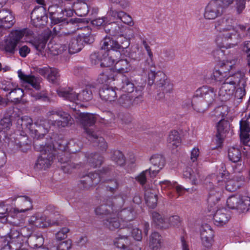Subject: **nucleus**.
I'll use <instances>...</instances> for the list:
<instances>
[{
  "label": "nucleus",
  "instance_id": "f257e3e1",
  "mask_svg": "<svg viewBox=\"0 0 250 250\" xmlns=\"http://www.w3.org/2000/svg\"><path fill=\"white\" fill-rule=\"evenodd\" d=\"M102 48L104 49V62L101 67H108L120 60L128 53L126 49L130 45L129 39L123 36H120L116 40L106 36L101 42Z\"/></svg>",
  "mask_w": 250,
  "mask_h": 250
},
{
  "label": "nucleus",
  "instance_id": "f03ea898",
  "mask_svg": "<svg viewBox=\"0 0 250 250\" xmlns=\"http://www.w3.org/2000/svg\"><path fill=\"white\" fill-rule=\"evenodd\" d=\"M61 120H47L43 117H39L33 123L32 119L28 117H25L22 119L23 125L26 126L34 135L35 138L38 139L41 138L45 135L49 130V125L58 127H64L72 125L74 122L71 116L67 113L62 112L60 116Z\"/></svg>",
  "mask_w": 250,
  "mask_h": 250
},
{
  "label": "nucleus",
  "instance_id": "7ed1b4c3",
  "mask_svg": "<svg viewBox=\"0 0 250 250\" xmlns=\"http://www.w3.org/2000/svg\"><path fill=\"white\" fill-rule=\"evenodd\" d=\"M215 28L220 33L223 41L229 42L233 46L245 37V34L237 31L234 26L233 19L230 18L224 17L218 20L215 23Z\"/></svg>",
  "mask_w": 250,
  "mask_h": 250
},
{
  "label": "nucleus",
  "instance_id": "20e7f679",
  "mask_svg": "<svg viewBox=\"0 0 250 250\" xmlns=\"http://www.w3.org/2000/svg\"><path fill=\"white\" fill-rule=\"evenodd\" d=\"M54 3V5L48 8V11L51 23L55 25L53 28V31L59 32L58 30H60V26L65 24H67L69 21L65 18L60 16L62 14L61 13H56L53 11V9L59 7L61 9V12L63 14L65 13L67 17H71L74 12L76 3L69 0H55Z\"/></svg>",
  "mask_w": 250,
  "mask_h": 250
},
{
  "label": "nucleus",
  "instance_id": "39448f33",
  "mask_svg": "<svg viewBox=\"0 0 250 250\" xmlns=\"http://www.w3.org/2000/svg\"><path fill=\"white\" fill-rule=\"evenodd\" d=\"M113 170L112 166L103 167L99 172H90L83 176L78 184L80 188L83 189H89L90 187L97 185L103 180L104 175H109Z\"/></svg>",
  "mask_w": 250,
  "mask_h": 250
},
{
  "label": "nucleus",
  "instance_id": "423d86ee",
  "mask_svg": "<svg viewBox=\"0 0 250 250\" xmlns=\"http://www.w3.org/2000/svg\"><path fill=\"white\" fill-rule=\"evenodd\" d=\"M217 114L216 116H221V120L218 123L217 125V133L215 137V141L217 145L216 147H219L223 143L224 139L226 136V133L229 130V122L225 120V117L229 113V107L227 106H222L218 107L215 110Z\"/></svg>",
  "mask_w": 250,
  "mask_h": 250
},
{
  "label": "nucleus",
  "instance_id": "0eeeda50",
  "mask_svg": "<svg viewBox=\"0 0 250 250\" xmlns=\"http://www.w3.org/2000/svg\"><path fill=\"white\" fill-rule=\"evenodd\" d=\"M35 148L40 151L41 155L38 157L35 164V167L39 169H44L48 168L53 162L55 153H52V148L51 146H45L43 144L34 146Z\"/></svg>",
  "mask_w": 250,
  "mask_h": 250
},
{
  "label": "nucleus",
  "instance_id": "6e6552de",
  "mask_svg": "<svg viewBox=\"0 0 250 250\" xmlns=\"http://www.w3.org/2000/svg\"><path fill=\"white\" fill-rule=\"evenodd\" d=\"M238 79L236 77V73L228 77L223 83L218 92V97L222 102H226L230 100L236 87Z\"/></svg>",
  "mask_w": 250,
  "mask_h": 250
},
{
  "label": "nucleus",
  "instance_id": "1a4fd4ad",
  "mask_svg": "<svg viewBox=\"0 0 250 250\" xmlns=\"http://www.w3.org/2000/svg\"><path fill=\"white\" fill-rule=\"evenodd\" d=\"M24 35L22 30H15L11 32L8 36L5 38L0 43V49L10 55L15 53L16 47Z\"/></svg>",
  "mask_w": 250,
  "mask_h": 250
},
{
  "label": "nucleus",
  "instance_id": "9d476101",
  "mask_svg": "<svg viewBox=\"0 0 250 250\" xmlns=\"http://www.w3.org/2000/svg\"><path fill=\"white\" fill-rule=\"evenodd\" d=\"M33 232V228L24 227L20 232L17 230H11L9 234L10 240L8 243L12 249L15 250H27L23 248L25 239Z\"/></svg>",
  "mask_w": 250,
  "mask_h": 250
},
{
  "label": "nucleus",
  "instance_id": "9b49d317",
  "mask_svg": "<svg viewBox=\"0 0 250 250\" xmlns=\"http://www.w3.org/2000/svg\"><path fill=\"white\" fill-rule=\"evenodd\" d=\"M12 201H15L18 208H11L10 214L12 216L16 217L20 219L21 223L23 221L21 213L25 212L32 208V205L31 199L27 196H16L11 198Z\"/></svg>",
  "mask_w": 250,
  "mask_h": 250
},
{
  "label": "nucleus",
  "instance_id": "f8f14e48",
  "mask_svg": "<svg viewBox=\"0 0 250 250\" xmlns=\"http://www.w3.org/2000/svg\"><path fill=\"white\" fill-rule=\"evenodd\" d=\"M216 180L217 185L215 187L211 182L207 184L206 188L208 190V202L211 208L220 200L225 185V182L220 180V176L216 177Z\"/></svg>",
  "mask_w": 250,
  "mask_h": 250
},
{
  "label": "nucleus",
  "instance_id": "ddd939ff",
  "mask_svg": "<svg viewBox=\"0 0 250 250\" xmlns=\"http://www.w3.org/2000/svg\"><path fill=\"white\" fill-rule=\"evenodd\" d=\"M54 32L55 33L60 37L62 40L64 39L69 40L68 43V52L70 54H73L80 51L83 47V41L81 38V35L74 36L72 33L60 32Z\"/></svg>",
  "mask_w": 250,
  "mask_h": 250
},
{
  "label": "nucleus",
  "instance_id": "4468645a",
  "mask_svg": "<svg viewBox=\"0 0 250 250\" xmlns=\"http://www.w3.org/2000/svg\"><path fill=\"white\" fill-rule=\"evenodd\" d=\"M79 117L80 122L83 125L85 131L88 136H97V132H95L94 128L96 122V117L94 114L88 113H80Z\"/></svg>",
  "mask_w": 250,
  "mask_h": 250
},
{
  "label": "nucleus",
  "instance_id": "2eb2a0df",
  "mask_svg": "<svg viewBox=\"0 0 250 250\" xmlns=\"http://www.w3.org/2000/svg\"><path fill=\"white\" fill-rule=\"evenodd\" d=\"M70 154L68 152H62L61 155L59 156V161L61 163V169L65 173H71L73 169H79L84 166L82 162L76 163L72 161ZM74 157L73 158V159Z\"/></svg>",
  "mask_w": 250,
  "mask_h": 250
},
{
  "label": "nucleus",
  "instance_id": "dca6fc26",
  "mask_svg": "<svg viewBox=\"0 0 250 250\" xmlns=\"http://www.w3.org/2000/svg\"><path fill=\"white\" fill-rule=\"evenodd\" d=\"M221 2L219 0H211L205 8L204 17L208 20H213L221 16L224 12Z\"/></svg>",
  "mask_w": 250,
  "mask_h": 250
},
{
  "label": "nucleus",
  "instance_id": "f3484780",
  "mask_svg": "<svg viewBox=\"0 0 250 250\" xmlns=\"http://www.w3.org/2000/svg\"><path fill=\"white\" fill-rule=\"evenodd\" d=\"M157 77L155 85L156 88L163 91L162 93L158 94L159 98H162L164 97L165 93H169L172 91V84L170 83L167 76L162 72H159V74Z\"/></svg>",
  "mask_w": 250,
  "mask_h": 250
},
{
  "label": "nucleus",
  "instance_id": "a211bd4d",
  "mask_svg": "<svg viewBox=\"0 0 250 250\" xmlns=\"http://www.w3.org/2000/svg\"><path fill=\"white\" fill-rule=\"evenodd\" d=\"M196 95L203 99L208 106L212 104L216 95V90L214 88L207 85L203 86L196 91Z\"/></svg>",
  "mask_w": 250,
  "mask_h": 250
},
{
  "label": "nucleus",
  "instance_id": "6ab92c4d",
  "mask_svg": "<svg viewBox=\"0 0 250 250\" xmlns=\"http://www.w3.org/2000/svg\"><path fill=\"white\" fill-rule=\"evenodd\" d=\"M31 18L33 23L36 26L45 25L48 20L45 8L43 6H40L34 8L31 13Z\"/></svg>",
  "mask_w": 250,
  "mask_h": 250
},
{
  "label": "nucleus",
  "instance_id": "aec40b11",
  "mask_svg": "<svg viewBox=\"0 0 250 250\" xmlns=\"http://www.w3.org/2000/svg\"><path fill=\"white\" fill-rule=\"evenodd\" d=\"M19 77L23 81V84L25 87V90H26L30 86H32L36 90L41 89L40 82L41 79L36 77L34 76L26 75L22 73L20 70L18 72Z\"/></svg>",
  "mask_w": 250,
  "mask_h": 250
},
{
  "label": "nucleus",
  "instance_id": "412c9836",
  "mask_svg": "<svg viewBox=\"0 0 250 250\" xmlns=\"http://www.w3.org/2000/svg\"><path fill=\"white\" fill-rule=\"evenodd\" d=\"M200 235L202 245L207 248L211 247L213 242L214 231L210 226L208 224L203 225Z\"/></svg>",
  "mask_w": 250,
  "mask_h": 250
},
{
  "label": "nucleus",
  "instance_id": "4be33fe9",
  "mask_svg": "<svg viewBox=\"0 0 250 250\" xmlns=\"http://www.w3.org/2000/svg\"><path fill=\"white\" fill-rule=\"evenodd\" d=\"M240 137L244 144L250 146V114L240 122Z\"/></svg>",
  "mask_w": 250,
  "mask_h": 250
},
{
  "label": "nucleus",
  "instance_id": "5701e85b",
  "mask_svg": "<svg viewBox=\"0 0 250 250\" xmlns=\"http://www.w3.org/2000/svg\"><path fill=\"white\" fill-rule=\"evenodd\" d=\"M131 230L128 229H123L121 230V234L115 238L114 240V245L120 249H127L130 246L131 242L129 238Z\"/></svg>",
  "mask_w": 250,
  "mask_h": 250
},
{
  "label": "nucleus",
  "instance_id": "b1692460",
  "mask_svg": "<svg viewBox=\"0 0 250 250\" xmlns=\"http://www.w3.org/2000/svg\"><path fill=\"white\" fill-rule=\"evenodd\" d=\"M236 77L238 78V82L237 83L234 97L236 100L241 101L246 95L245 86L247 83V79L243 73L238 71L236 73Z\"/></svg>",
  "mask_w": 250,
  "mask_h": 250
},
{
  "label": "nucleus",
  "instance_id": "393cba45",
  "mask_svg": "<svg viewBox=\"0 0 250 250\" xmlns=\"http://www.w3.org/2000/svg\"><path fill=\"white\" fill-rule=\"evenodd\" d=\"M117 209L114 211V213L112 212L102 221L103 225L111 230H114L120 226L121 221L118 214H117Z\"/></svg>",
  "mask_w": 250,
  "mask_h": 250
},
{
  "label": "nucleus",
  "instance_id": "a878e982",
  "mask_svg": "<svg viewBox=\"0 0 250 250\" xmlns=\"http://www.w3.org/2000/svg\"><path fill=\"white\" fill-rule=\"evenodd\" d=\"M38 72L41 75L46 77L47 79L52 83H55L60 77L59 71L55 68L44 67L39 68Z\"/></svg>",
  "mask_w": 250,
  "mask_h": 250
},
{
  "label": "nucleus",
  "instance_id": "bb28decb",
  "mask_svg": "<svg viewBox=\"0 0 250 250\" xmlns=\"http://www.w3.org/2000/svg\"><path fill=\"white\" fill-rule=\"evenodd\" d=\"M229 215L226 208L218 209L213 216L214 224L217 226H222L229 221Z\"/></svg>",
  "mask_w": 250,
  "mask_h": 250
},
{
  "label": "nucleus",
  "instance_id": "cd10ccee",
  "mask_svg": "<svg viewBox=\"0 0 250 250\" xmlns=\"http://www.w3.org/2000/svg\"><path fill=\"white\" fill-rule=\"evenodd\" d=\"M132 59H124V56L118 60L115 65V68L120 73H127L133 69Z\"/></svg>",
  "mask_w": 250,
  "mask_h": 250
},
{
  "label": "nucleus",
  "instance_id": "c85d7f7f",
  "mask_svg": "<svg viewBox=\"0 0 250 250\" xmlns=\"http://www.w3.org/2000/svg\"><path fill=\"white\" fill-rule=\"evenodd\" d=\"M58 95L65 100L76 103L78 101V94L70 87L59 88L57 90Z\"/></svg>",
  "mask_w": 250,
  "mask_h": 250
},
{
  "label": "nucleus",
  "instance_id": "c756f323",
  "mask_svg": "<svg viewBox=\"0 0 250 250\" xmlns=\"http://www.w3.org/2000/svg\"><path fill=\"white\" fill-rule=\"evenodd\" d=\"M101 99L105 101H114L117 99L115 88L104 86L99 91Z\"/></svg>",
  "mask_w": 250,
  "mask_h": 250
},
{
  "label": "nucleus",
  "instance_id": "7c9ffc66",
  "mask_svg": "<svg viewBox=\"0 0 250 250\" xmlns=\"http://www.w3.org/2000/svg\"><path fill=\"white\" fill-rule=\"evenodd\" d=\"M11 208H9L6 205H0V218L6 217V220L14 226H18L21 224L19 219H15L16 217L12 216L10 214Z\"/></svg>",
  "mask_w": 250,
  "mask_h": 250
},
{
  "label": "nucleus",
  "instance_id": "2f4dec72",
  "mask_svg": "<svg viewBox=\"0 0 250 250\" xmlns=\"http://www.w3.org/2000/svg\"><path fill=\"white\" fill-rule=\"evenodd\" d=\"M87 162L95 168L101 166L104 162V157L97 153H87L85 155Z\"/></svg>",
  "mask_w": 250,
  "mask_h": 250
},
{
  "label": "nucleus",
  "instance_id": "473e14b6",
  "mask_svg": "<svg viewBox=\"0 0 250 250\" xmlns=\"http://www.w3.org/2000/svg\"><path fill=\"white\" fill-rule=\"evenodd\" d=\"M28 243L30 247L33 249L43 248L44 238L42 234L32 233L28 237Z\"/></svg>",
  "mask_w": 250,
  "mask_h": 250
},
{
  "label": "nucleus",
  "instance_id": "72a5a7b5",
  "mask_svg": "<svg viewBox=\"0 0 250 250\" xmlns=\"http://www.w3.org/2000/svg\"><path fill=\"white\" fill-rule=\"evenodd\" d=\"M228 176V172L225 170H223L222 172H220L216 177L220 176V180H223L225 182L224 188H225L226 190L229 192H233L239 189V186L236 185L235 182L232 179L226 182L225 179Z\"/></svg>",
  "mask_w": 250,
  "mask_h": 250
},
{
  "label": "nucleus",
  "instance_id": "f704fd0d",
  "mask_svg": "<svg viewBox=\"0 0 250 250\" xmlns=\"http://www.w3.org/2000/svg\"><path fill=\"white\" fill-rule=\"evenodd\" d=\"M96 90V87L93 85H86L81 92L78 93V101L87 102L91 100L93 98V93Z\"/></svg>",
  "mask_w": 250,
  "mask_h": 250
},
{
  "label": "nucleus",
  "instance_id": "c9c22d12",
  "mask_svg": "<svg viewBox=\"0 0 250 250\" xmlns=\"http://www.w3.org/2000/svg\"><path fill=\"white\" fill-rule=\"evenodd\" d=\"M152 219L153 223L159 229H166L169 227L167 219L157 212H152Z\"/></svg>",
  "mask_w": 250,
  "mask_h": 250
},
{
  "label": "nucleus",
  "instance_id": "e433bc0d",
  "mask_svg": "<svg viewBox=\"0 0 250 250\" xmlns=\"http://www.w3.org/2000/svg\"><path fill=\"white\" fill-rule=\"evenodd\" d=\"M117 209V207L114 204H112L111 206L104 204L97 207L95 209V212L96 215L103 216L105 218L112 212L114 213V211Z\"/></svg>",
  "mask_w": 250,
  "mask_h": 250
},
{
  "label": "nucleus",
  "instance_id": "4c0bfd02",
  "mask_svg": "<svg viewBox=\"0 0 250 250\" xmlns=\"http://www.w3.org/2000/svg\"><path fill=\"white\" fill-rule=\"evenodd\" d=\"M184 177L188 178L192 184L197 185L198 184L200 179V173L198 170L193 169L190 167H187L183 172Z\"/></svg>",
  "mask_w": 250,
  "mask_h": 250
},
{
  "label": "nucleus",
  "instance_id": "58836bf2",
  "mask_svg": "<svg viewBox=\"0 0 250 250\" xmlns=\"http://www.w3.org/2000/svg\"><path fill=\"white\" fill-rule=\"evenodd\" d=\"M117 214H118L120 220L129 221L134 219L135 216V212L131 208H124L120 211L117 208Z\"/></svg>",
  "mask_w": 250,
  "mask_h": 250
},
{
  "label": "nucleus",
  "instance_id": "ea45409f",
  "mask_svg": "<svg viewBox=\"0 0 250 250\" xmlns=\"http://www.w3.org/2000/svg\"><path fill=\"white\" fill-rule=\"evenodd\" d=\"M208 104L203 101V99L195 95L193 98V108L198 112H204L208 108Z\"/></svg>",
  "mask_w": 250,
  "mask_h": 250
},
{
  "label": "nucleus",
  "instance_id": "a19ab883",
  "mask_svg": "<svg viewBox=\"0 0 250 250\" xmlns=\"http://www.w3.org/2000/svg\"><path fill=\"white\" fill-rule=\"evenodd\" d=\"M49 37L47 34L41 35L38 38L34 39L31 42V43L37 50L42 51L45 48Z\"/></svg>",
  "mask_w": 250,
  "mask_h": 250
},
{
  "label": "nucleus",
  "instance_id": "79ce46f5",
  "mask_svg": "<svg viewBox=\"0 0 250 250\" xmlns=\"http://www.w3.org/2000/svg\"><path fill=\"white\" fill-rule=\"evenodd\" d=\"M134 81L131 77L124 75L122 78V89L123 91L131 93L136 89Z\"/></svg>",
  "mask_w": 250,
  "mask_h": 250
},
{
  "label": "nucleus",
  "instance_id": "37998d69",
  "mask_svg": "<svg viewBox=\"0 0 250 250\" xmlns=\"http://www.w3.org/2000/svg\"><path fill=\"white\" fill-rule=\"evenodd\" d=\"M145 198L147 206L152 208H155L157 204V196L152 190H147L145 193Z\"/></svg>",
  "mask_w": 250,
  "mask_h": 250
},
{
  "label": "nucleus",
  "instance_id": "c03bdc74",
  "mask_svg": "<svg viewBox=\"0 0 250 250\" xmlns=\"http://www.w3.org/2000/svg\"><path fill=\"white\" fill-rule=\"evenodd\" d=\"M160 184L163 188H167L168 189L172 188L175 189L176 192L179 195L183 194L185 191H188V189L184 188L182 186L178 185L176 182L171 183L169 181L165 180L160 182Z\"/></svg>",
  "mask_w": 250,
  "mask_h": 250
},
{
  "label": "nucleus",
  "instance_id": "a18cd8bd",
  "mask_svg": "<svg viewBox=\"0 0 250 250\" xmlns=\"http://www.w3.org/2000/svg\"><path fill=\"white\" fill-rule=\"evenodd\" d=\"M167 144L169 147L174 149L181 144V139L178 132L176 130L171 131L167 138Z\"/></svg>",
  "mask_w": 250,
  "mask_h": 250
},
{
  "label": "nucleus",
  "instance_id": "49530a36",
  "mask_svg": "<svg viewBox=\"0 0 250 250\" xmlns=\"http://www.w3.org/2000/svg\"><path fill=\"white\" fill-rule=\"evenodd\" d=\"M228 157L230 161L234 163L240 162L241 160L242 153L238 147L232 146L228 149Z\"/></svg>",
  "mask_w": 250,
  "mask_h": 250
},
{
  "label": "nucleus",
  "instance_id": "de8ad7c7",
  "mask_svg": "<svg viewBox=\"0 0 250 250\" xmlns=\"http://www.w3.org/2000/svg\"><path fill=\"white\" fill-rule=\"evenodd\" d=\"M144 87L137 86L136 90L132 96L133 106L141 104L144 101Z\"/></svg>",
  "mask_w": 250,
  "mask_h": 250
},
{
  "label": "nucleus",
  "instance_id": "09e8293b",
  "mask_svg": "<svg viewBox=\"0 0 250 250\" xmlns=\"http://www.w3.org/2000/svg\"><path fill=\"white\" fill-rule=\"evenodd\" d=\"M88 139L89 141L92 142L94 144V145L96 146L102 151H105L106 150L108 147L106 142L105 141L104 138L99 137V135L97 133L96 137L88 136Z\"/></svg>",
  "mask_w": 250,
  "mask_h": 250
},
{
  "label": "nucleus",
  "instance_id": "8fccbe9b",
  "mask_svg": "<svg viewBox=\"0 0 250 250\" xmlns=\"http://www.w3.org/2000/svg\"><path fill=\"white\" fill-rule=\"evenodd\" d=\"M161 235L156 232H153L150 236L149 247L152 250H159L161 248Z\"/></svg>",
  "mask_w": 250,
  "mask_h": 250
},
{
  "label": "nucleus",
  "instance_id": "3c124183",
  "mask_svg": "<svg viewBox=\"0 0 250 250\" xmlns=\"http://www.w3.org/2000/svg\"><path fill=\"white\" fill-rule=\"evenodd\" d=\"M2 14L6 15L5 19L0 21V28H10L14 23V18L9 11H3Z\"/></svg>",
  "mask_w": 250,
  "mask_h": 250
},
{
  "label": "nucleus",
  "instance_id": "603ef678",
  "mask_svg": "<svg viewBox=\"0 0 250 250\" xmlns=\"http://www.w3.org/2000/svg\"><path fill=\"white\" fill-rule=\"evenodd\" d=\"M149 161L154 167L159 168V170L164 167L166 163L165 158L160 154H155L152 155Z\"/></svg>",
  "mask_w": 250,
  "mask_h": 250
},
{
  "label": "nucleus",
  "instance_id": "864d4df0",
  "mask_svg": "<svg viewBox=\"0 0 250 250\" xmlns=\"http://www.w3.org/2000/svg\"><path fill=\"white\" fill-rule=\"evenodd\" d=\"M67 145V143L65 140L60 139L58 141L55 140L52 144H45L44 146H51L53 149L52 152L54 153H55L56 149L61 150V152L60 155H61L62 152H64L63 150H65Z\"/></svg>",
  "mask_w": 250,
  "mask_h": 250
},
{
  "label": "nucleus",
  "instance_id": "5fc2aeb1",
  "mask_svg": "<svg viewBox=\"0 0 250 250\" xmlns=\"http://www.w3.org/2000/svg\"><path fill=\"white\" fill-rule=\"evenodd\" d=\"M104 51L101 47V50L97 52H93L90 56V61L92 65H96L104 62Z\"/></svg>",
  "mask_w": 250,
  "mask_h": 250
},
{
  "label": "nucleus",
  "instance_id": "6e6d98bb",
  "mask_svg": "<svg viewBox=\"0 0 250 250\" xmlns=\"http://www.w3.org/2000/svg\"><path fill=\"white\" fill-rule=\"evenodd\" d=\"M227 72L224 71L223 67H222L220 70H215L211 74L210 78L212 80L218 82H224L228 77Z\"/></svg>",
  "mask_w": 250,
  "mask_h": 250
},
{
  "label": "nucleus",
  "instance_id": "4d7b16f0",
  "mask_svg": "<svg viewBox=\"0 0 250 250\" xmlns=\"http://www.w3.org/2000/svg\"><path fill=\"white\" fill-rule=\"evenodd\" d=\"M89 11V7L86 3L83 2L76 3L74 12L77 16H85Z\"/></svg>",
  "mask_w": 250,
  "mask_h": 250
},
{
  "label": "nucleus",
  "instance_id": "13d9d810",
  "mask_svg": "<svg viewBox=\"0 0 250 250\" xmlns=\"http://www.w3.org/2000/svg\"><path fill=\"white\" fill-rule=\"evenodd\" d=\"M81 146V143L80 141L75 140H70L67 143V147L70 153L72 154L71 156V158H73L75 156H76V155H75V153L80 150Z\"/></svg>",
  "mask_w": 250,
  "mask_h": 250
},
{
  "label": "nucleus",
  "instance_id": "bf43d9fd",
  "mask_svg": "<svg viewBox=\"0 0 250 250\" xmlns=\"http://www.w3.org/2000/svg\"><path fill=\"white\" fill-rule=\"evenodd\" d=\"M107 184L106 188L107 191L114 193L119 187V182L117 178L114 179H107L103 180Z\"/></svg>",
  "mask_w": 250,
  "mask_h": 250
},
{
  "label": "nucleus",
  "instance_id": "052dcab7",
  "mask_svg": "<svg viewBox=\"0 0 250 250\" xmlns=\"http://www.w3.org/2000/svg\"><path fill=\"white\" fill-rule=\"evenodd\" d=\"M111 159L118 166H123L125 164V157L122 152L119 150L113 151Z\"/></svg>",
  "mask_w": 250,
  "mask_h": 250
},
{
  "label": "nucleus",
  "instance_id": "680f3d73",
  "mask_svg": "<svg viewBox=\"0 0 250 250\" xmlns=\"http://www.w3.org/2000/svg\"><path fill=\"white\" fill-rule=\"evenodd\" d=\"M118 104L125 108H129L133 106L132 96L129 94H123L118 100Z\"/></svg>",
  "mask_w": 250,
  "mask_h": 250
},
{
  "label": "nucleus",
  "instance_id": "e2e57ef3",
  "mask_svg": "<svg viewBox=\"0 0 250 250\" xmlns=\"http://www.w3.org/2000/svg\"><path fill=\"white\" fill-rule=\"evenodd\" d=\"M112 14L115 17L117 16L123 22L126 24L131 25L133 23L131 17L123 11H115L114 13L113 12Z\"/></svg>",
  "mask_w": 250,
  "mask_h": 250
},
{
  "label": "nucleus",
  "instance_id": "0e129e2a",
  "mask_svg": "<svg viewBox=\"0 0 250 250\" xmlns=\"http://www.w3.org/2000/svg\"><path fill=\"white\" fill-rule=\"evenodd\" d=\"M105 31L110 35L115 36L118 35L121 32V28L117 23L114 22L106 25L105 27Z\"/></svg>",
  "mask_w": 250,
  "mask_h": 250
},
{
  "label": "nucleus",
  "instance_id": "69168bd1",
  "mask_svg": "<svg viewBox=\"0 0 250 250\" xmlns=\"http://www.w3.org/2000/svg\"><path fill=\"white\" fill-rule=\"evenodd\" d=\"M28 93L29 94L33 97H34L35 100H42L44 102H49L50 99L47 96V94L45 91H42L40 93H34L32 91L30 88H28L26 90V93Z\"/></svg>",
  "mask_w": 250,
  "mask_h": 250
},
{
  "label": "nucleus",
  "instance_id": "338daca9",
  "mask_svg": "<svg viewBox=\"0 0 250 250\" xmlns=\"http://www.w3.org/2000/svg\"><path fill=\"white\" fill-rule=\"evenodd\" d=\"M159 172V170H154L152 172L151 171L150 168L148 169H146L142 173H140L139 175H138L136 177V180L141 184L144 185L146 183V174L149 173V175L151 176H155Z\"/></svg>",
  "mask_w": 250,
  "mask_h": 250
},
{
  "label": "nucleus",
  "instance_id": "774afa93",
  "mask_svg": "<svg viewBox=\"0 0 250 250\" xmlns=\"http://www.w3.org/2000/svg\"><path fill=\"white\" fill-rule=\"evenodd\" d=\"M241 202V197L238 196L229 197L227 201L228 207L230 209H238L239 203Z\"/></svg>",
  "mask_w": 250,
  "mask_h": 250
}]
</instances>
